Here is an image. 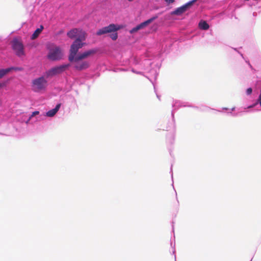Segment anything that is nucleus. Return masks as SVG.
<instances>
[{
    "label": "nucleus",
    "mask_w": 261,
    "mask_h": 261,
    "mask_svg": "<svg viewBox=\"0 0 261 261\" xmlns=\"http://www.w3.org/2000/svg\"><path fill=\"white\" fill-rule=\"evenodd\" d=\"M165 2L168 4H172L174 2V0H165Z\"/></svg>",
    "instance_id": "4be33fe9"
},
{
    "label": "nucleus",
    "mask_w": 261,
    "mask_h": 261,
    "mask_svg": "<svg viewBox=\"0 0 261 261\" xmlns=\"http://www.w3.org/2000/svg\"><path fill=\"white\" fill-rule=\"evenodd\" d=\"M258 101L261 107V95H259L258 98Z\"/></svg>",
    "instance_id": "b1692460"
},
{
    "label": "nucleus",
    "mask_w": 261,
    "mask_h": 261,
    "mask_svg": "<svg viewBox=\"0 0 261 261\" xmlns=\"http://www.w3.org/2000/svg\"><path fill=\"white\" fill-rule=\"evenodd\" d=\"M12 47L16 56L19 57H24L25 55L24 46L22 43L16 38H14L11 42Z\"/></svg>",
    "instance_id": "20e7f679"
},
{
    "label": "nucleus",
    "mask_w": 261,
    "mask_h": 261,
    "mask_svg": "<svg viewBox=\"0 0 261 261\" xmlns=\"http://www.w3.org/2000/svg\"><path fill=\"white\" fill-rule=\"evenodd\" d=\"M69 66L70 65L67 64L54 67L46 72L47 75L49 76H52L61 73L65 71Z\"/></svg>",
    "instance_id": "39448f33"
},
{
    "label": "nucleus",
    "mask_w": 261,
    "mask_h": 261,
    "mask_svg": "<svg viewBox=\"0 0 261 261\" xmlns=\"http://www.w3.org/2000/svg\"><path fill=\"white\" fill-rule=\"evenodd\" d=\"M86 36L87 34L85 32L82 31V30H80V31L77 35V38L75 39V40H78V41L82 42V41L85 40Z\"/></svg>",
    "instance_id": "9b49d317"
},
{
    "label": "nucleus",
    "mask_w": 261,
    "mask_h": 261,
    "mask_svg": "<svg viewBox=\"0 0 261 261\" xmlns=\"http://www.w3.org/2000/svg\"><path fill=\"white\" fill-rule=\"evenodd\" d=\"M119 29V27L114 24H110L107 27L99 29L97 32V36H100L108 33L111 34L110 36L113 40H116L118 38V34L116 31Z\"/></svg>",
    "instance_id": "f257e3e1"
},
{
    "label": "nucleus",
    "mask_w": 261,
    "mask_h": 261,
    "mask_svg": "<svg viewBox=\"0 0 261 261\" xmlns=\"http://www.w3.org/2000/svg\"><path fill=\"white\" fill-rule=\"evenodd\" d=\"M97 52V50L95 48L90 49L77 54L75 59L76 61H81L94 56Z\"/></svg>",
    "instance_id": "423d86ee"
},
{
    "label": "nucleus",
    "mask_w": 261,
    "mask_h": 261,
    "mask_svg": "<svg viewBox=\"0 0 261 261\" xmlns=\"http://www.w3.org/2000/svg\"><path fill=\"white\" fill-rule=\"evenodd\" d=\"M64 56L63 50L59 46H54L49 49L47 58L51 61H59Z\"/></svg>",
    "instance_id": "f03ea898"
},
{
    "label": "nucleus",
    "mask_w": 261,
    "mask_h": 261,
    "mask_svg": "<svg viewBox=\"0 0 261 261\" xmlns=\"http://www.w3.org/2000/svg\"><path fill=\"white\" fill-rule=\"evenodd\" d=\"M158 15H156L152 17L150 19L145 21L144 22H143L141 23L140 24H138V27L139 28V30L146 27L147 25H148L149 24H150L153 21H154L156 18H158Z\"/></svg>",
    "instance_id": "1a4fd4ad"
},
{
    "label": "nucleus",
    "mask_w": 261,
    "mask_h": 261,
    "mask_svg": "<svg viewBox=\"0 0 261 261\" xmlns=\"http://www.w3.org/2000/svg\"><path fill=\"white\" fill-rule=\"evenodd\" d=\"M5 86V84L0 83V89Z\"/></svg>",
    "instance_id": "393cba45"
},
{
    "label": "nucleus",
    "mask_w": 261,
    "mask_h": 261,
    "mask_svg": "<svg viewBox=\"0 0 261 261\" xmlns=\"http://www.w3.org/2000/svg\"><path fill=\"white\" fill-rule=\"evenodd\" d=\"M252 88H248V89H247V90H246V93H247V94H248V95H250V94H251V93H252Z\"/></svg>",
    "instance_id": "412c9836"
},
{
    "label": "nucleus",
    "mask_w": 261,
    "mask_h": 261,
    "mask_svg": "<svg viewBox=\"0 0 261 261\" xmlns=\"http://www.w3.org/2000/svg\"><path fill=\"white\" fill-rule=\"evenodd\" d=\"M86 45L85 43H83L78 40H75L71 44L69 50V55L68 60L70 62H72L75 60L79 50Z\"/></svg>",
    "instance_id": "7ed1b4c3"
},
{
    "label": "nucleus",
    "mask_w": 261,
    "mask_h": 261,
    "mask_svg": "<svg viewBox=\"0 0 261 261\" xmlns=\"http://www.w3.org/2000/svg\"><path fill=\"white\" fill-rule=\"evenodd\" d=\"M186 10H187L184 7V6H182L181 7L177 8L176 10L173 11L171 14L173 15H179L184 13Z\"/></svg>",
    "instance_id": "ddd939ff"
},
{
    "label": "nucleus",
    "mask_w": 261,
    "mask_h": 261,
    "mask_svg": "<svg viewBox=\"0 0 261 261\" xmlns=\"http://www.w3.org/2000/svg\"><path fill=\"white\" fill-rule=\"evenodd\" d=\"M8 69H11V71L12 70H15V71H22L23 70V68L22 67H10L8 68Z\"/></svg>",
    "instance_id": "6ab92c4d"
},
{
    "label": "nucleus",
    "mask_w": 261,
    "mask_h": 261,
    "mask_svg": "<svg viewBox=\"0 0 261 261\" xmlns=\"http://www.w3.org/2000/svg\"><path fill=\"white\" fill-rule=\"evenodd\" d=\"M47 81L44 77H40L33 81V86L36 90L39 91L44 89L46 86Z\"/></svg>",
    "instance_id": "0eeeda50"
},
{
    "label": "nucleus",
    "mask_w": 261,
    "mask_h": 261,
    "mask_svg": "<svg viewBox=\"0 0 261 261\" xmlns=\"http://www.w3.org/2000/svg\"><path fill=\"white\" fill-rule=\"evenodd\" d=\"M128 1H129V2H132V1H133V0H128Z\"/></svg>",
    "instance_id": "a878e982"
},
{
    "label": "nucleus",
    "mask_w": 261,
    "mask_h": 261,
    "mask_svg": "<svg viewBox=\"0 0 261 261\" xmlns=\"http://www.w3.org/2000/svg\"><path fill=\"white\" fill-rule=\"evenodd\" d=\"M60 107H61V104L60 103L58 104L54 109L48 111L46 113V115L48 117L54 116L59 111Z\"/></svg>",
    "instance_id": "9d476101"
},
{
    "label": "nucleus",
    "mask_w": 261,
    "mask_h": 261,
    "mask_svg": "<svg viewBox=\"0 0 261 261\" xmlns=\"http://www.w3.org/2000/svg\"><path fill=\"white\" fill-rule=\"evenodd\" d=\"M139 30V28H138V25H137L136 27L133 28L130 31V33H131V34L137 32Z\"/></svg>",
    "instance_id": "aec40b11"
},
{
    "label": "nucleus",
    "mask_w": 261,
    "mask_h": 261,
    "mask_svg": "<svg viewBox=\"0 0 261 261\" xmlns=\"http://www.w3.org/2000/svg\"><path fill=\"white\" fill-rule=\"evenodd\" d=\"M199 27L203 30H206L209 28V25L205 21H200L199 23Z\"/></svg>",
    "instance_id": "2eb2a0df"
},
{
    "label": "nucleus",
    "mask_w": 261,
    "mask_h": 261,
    "mask_svg": "<svg viewBox=\"0 0 261 261\" xmlns=\"http://www.w3.org/2000/svg\"><path fill=\"white\" fill-rule=\"evenodd\" d=\"M39 111H35L34 112H33L31 116L30 117V118L32 117H34V116L36 115H38L39 114Z\"/></svg>",
    "instance_id": "5701e85b"
},
{
    "label": "nucleus",
    "mask_w": 261,
    "mask_h": 261,
    "mask_svg": "<svg viewBox=\"0 0 261 261\" xmlns=\"http://www.w3.org/2000/svg\"><path fill=\"white\" fill-rule=\"evenodd\" d=\"M80 31V29H73L67 33V35L68 37L71 39H73L75 37H77L78 33Z\"/></svg>",
    "instance_id": "f8f14e48"
},
{
    "label": "nucleus",
    "mask_w": 261,
    "mask_h": 261,
    "mask_svg": "<svg viewBox=\"0 0 261 261\" xmlns=\"http://www.w3.org/2000/svg\"><path fill=\"white\" fill-rule=\"evenodd\" d=\"M197 0H192L191 1L189 2L187 4L183 5L186 10L190 6H192Z\"/></svg>",
    "instance_id": "f3484780"
},
{
    "label": "nucleus",
    "mask_w": 261,
    "mask_h": 261,
    "mask_svg": "<svg viewBox=\"0 0 261 261\" xmlns=\"http://www.w3.org/2000/svg\"><path fill=\"white\" fill-rule=\"evenodd\" d=\"M197 0H192L191 1L189 2L187 4L183 5L186 10L190 6H192Z\"/></svg>",
    "instance_id": "a211bd4d"
},
{
    "label": "nucleus",
    "mask_w": 261,
    "mask_h": 261,
    "mask_svg": "<svg viewBox=\"0 0 261 261\" xmlns=\"http://www.w3.org/2000/svg\"><path fill=\"white\" fill-rule=\"evenodd\" d=\"M43 29V26L42 25H40V28L36 29L35 31L34 32V33L32 34L31 36V39L32 40H34L37 38L38 37L39 35L40 34V33L42 32Z\"/></svg>",
    "instance_id": "4468645a"
},
{
    "label": "nucleus",
    "mask_w": 261,
    "mask_h": 261,
    "mask_svg": "<svg viewBox=\"0 0 261 261\" xmlns=\"http://www.w3.org/2000/svg\"><path fill=\"white\" fill-rule=\"evenodd\" d=\"M73 62H75L74 67L77 70L81 71L85 70L90 66L89 62L87 61L83 60L81 61H76L75 59L73 60Z\"/></svg>",
    "instance_id": "6e6552de"
},
{
    "label": "nucleus",
    "mask_w": 261,
    "mask_h": 261,
    "mask_svg": "<svg viewBox=\"0 0 261 261\" xmlns=\"http://www.w3.org/2000/svg\"><path fill=\"white\" fill-rule=\"evenodd\" d=\"M11 71V69H2L0 70V79Z\"/></svg>",
    "instance_id": "dca6fc26"
}]
</instances>
